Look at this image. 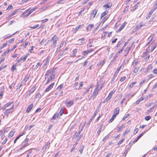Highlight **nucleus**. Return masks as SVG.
I'll return each instance as SVG.
<instances>
[{"mask_svg":"<svg viewBox=\"0 0 157 157\" xmlns=\"http://www.w3.org/2000/svg\"><path fill=\"white\" fill-rule=\"evenodd\" d=\"M55 70L54 69H51L48 70L46 74L45 75V78L47 79L48 76H52V77H54L55 76V73H54Z\"/></svg>","mask_w":157,"mask_h":157,"instance_id":"obj_1","label":"nucleus"},{"mask_svg":"<svg viewBox=\"0 0 157 157\" xmlns=\"http://www.w3.org/2000/svg\"><path fill=\"white\" fill-rule=\"evenodd\" d=\"M14 107V106L13 105L10 109H6L4 113L5 117H7L9 114L13 112Z\"/></svg>","mask_w":157,"mask_h":157,"instance_id":"obj_2","label":"nucleus"},{"mask_svg":"<svg viewBox=\"0 0 157 157\" xmlns=\"http://www.w3.org/2000/svg\"><path fill=\"white\" fill-rule=\"evenodd\" d=\"M99 91V89H98V86L96 87L92 95L91 96V98H93L94 99L96 96L98 94V92Z\"/></svg>","mask_w":157,"mask_h":157,"instance_id":"obj_3","label":"nucleus"},{"mask_svg":"<svg viewBox=\"0 0 157 157\" xmlns=\"http://www.w3.org/2000/svg\"><path fill=\"white\" fill-rule=\"evenodd\" d=\"M121 68V66L119 68H118L116 71L115 72L113 76V78L111 82H113L115 80V79L116 78L117 75L119 72V71L120 70V68Z\"/></svg>","mask_w":157,"mask_h":157,"instance_id":"obj_4","label":"nucleus"},{"mask_svg":"<svg viewBox=\"0 0 157 157\" xmlns=\"http://www.w3.org/2000/svg\"><path fill=\"white\" fill-rule=\"evenodd\" d=\"M97 10L95 9L92 12L90 15V19H93L95 17V15L97 13Z\"/></svg>","mask_w":157,"mask_h":157,"instance_id":"obj_5","label":"nucleus"},{"mask_svg":"<svg viewBox=\"0 0 157 157\" xmlns=\"http://www.w3.org/2000/svg\"><path fill=\"white\" fill-rule=\"evenodd\" d=\"M28 56V54H27L26 55H25V56L23 58L21 57L19 59H18L17 60V63H18L21 61H23V62L26 59V58H27V57Z\"/></svg>","mask_w":157,"mask_h":157,"instance_id":"obj_6","label":"nucleus"},{"mask_svg":"<svg viewBox=\"0 0 157 157\" xmlns=\"http://www.w3.org/2000/svg\"><path fill=\"white\" fill-rule=\"evenodd\" d=\"M78 44H81L86 42L85 39L84 38H82L78 39Z\"/></svg>","mask_w":157,"mask_h":157,"instance_id":"obj_7","label":"nucleus"},{"mask_svg":"<svg viewBox=\"0 0 157 157\" xmlns=\"http://www.w3.org/2000/svg\"><path fill=\"white\" fill-rule=\"evenodd\" d=\"M55 83L54 82H53L52 84H51L50 85H49L46 89L45 91L48 92L50 90H51L53 87V86L54 85Z\"/></svg>","mask_w":157,"mask_h":157,"instance_id":"obj_8","label":"nucleus"},{"mask_svg":"<svg viewBox=\"0 0 157 157\" xmlns=\"http://www.w3.org/2000/svg\"><path fill=\"white\" fill-rule=\"evenodd\" d=\"M65 104L67 107H69L73 104V101H70L69 102H65Z\"/></svg>","mask_w":157,"mask_h":157,"instance_id":"obj_9","label":"nucleus"},{"mask_svg":"<svg viewBox=\"0 0 157 157\" xmlns=\"http://www.w3.org/2000/svg\"><path fill=\"white\" fill-rule=\"evenodd\" d=\"M33 106V103H31V104L29 105L28 107L27 108L26 111L27 113H29L32 109Z\"/></svg>","mask_w":157,"mask_h":157,"instance_id":"obj_10","label":"nucleus"},{"mask_svg":"<svg viewBox=\"0 0 157 157\" xmlns=\"http://www.w3.org/2000/svg\"><path fill=\"white\" fill-rule=\"evenodd\" d=\"M13 103V101H12L10 102H8L3 107L2 109H6L7 107L10 106Z\"/></svg>","mask_w":157,"mask_h":157,"instance_id":"obj_11","label":"nucleus"},{"mask_svg":"<svg viewBox=\"0 0 157 157\" xmlns=\"http://www.w3.org/2000/svg\"><path fill=\"white\" fill-rule=\"evenodd\" d=\"M132 45V44L130 46L126 48L124 52H125V56H126L127 55V54H128V52L131 49Z\"/></svg>","mask_w":157,"mask_h":157,"instance_id":"obj_12","label":"nucleus"},{"mask_svg":"<svg viewBox=\"0 0 157 157\" xmlns=\"http://www.w3.org/2000/svg\"><path fill=\"white\" fill-rule=\"evenodd\" d=\"M105 61L104 60L103 61L99 62L98 63L97 65L100 66V69L105 63Z\"/></svg>","mask_w":157,"mask_h":157,"instance_id":"obj_13","label":"nucleus"},{"mask_svg":"<svg viewBox=\"0 0 157 157\" xmlns=\"http://www.w3.org/2000/svg\"><path fill=\"white\" fill-rule=\"evenodd\" d=\"M64 44V42H63L61 43L59 47L57 48L56 51V52H59L60 51L61 48L63 46V45Z\"/></svg>","mask_w":157,"mask_h":157,"instance_id":"obj_14","label":"nucleus"},{"mask_svg":"<svg viewBox=\"0 0 157 157\" xmlns=\"http://www.w3.org/2000/svg\"><path fill=\"white\" fill-rule=\"evenodd\" d=\"M119 109L118 108H117L115 111L114 112L113 115H115V116L116 117L119 114Z\"/></svg>","mask_w":157,"mask_h":157,"instance_id":"obj_15","label":"nucleus"},{"mask_svg":"<svg viewBox=\"0 0 157 157\" xmlns=\"http://www.w3.org/2000/svg\"><path fill=\"white\" fill-rule=\"evenodd\" d=\"M57 40H58L57 38H56L54 39V40L53 42V43L52 44V45H51L52 47L53 48L55 47L56 46V42H57Z\"/></svg>","mask_w":157,"mask_h":157,"instance_id":"obj_16","label":"nucleus"},{"mask_svg":"<svg viewBox=\"0 0 157 157\" xmlns=\"http://www.w3.org/2000/svg\"><path fill=\"white\" fill-rule=\"evenodd\" d=\"M85 124H86V123L85 122L84 124L82 126L81 128L79 130L77 134L76 135V137L77 136H79V135L80 134L81 132L82 131V129H83V128H84V126H85Z\"/></svg>","mask_w":157,"mask_h":157,"instance_id":"obj_17","label":"nucleus"},{"mask_svg":"<svg viewBox=\"0 0 157 157\" xmlns=\"http://www.w3.org/2000/svg\"><path fill=\"white\" fill-rule=\"evenodd\" d=\"M36 8H33L31 10H30L29 12L27 13V14L25 15V17H28L30 14H31L33 11L35 10Z\"/></svg>","mask_w":157,"mask_h":157,"instance_id":"obj_18","label":"nucleus"},{"mask_svg":"<svg viewBox=\"0 0 157 157\" xmlns=\"http://www.w3.org/2000/svg\"><path fill=\"white\" fill-rule=\"evenodd\" d=\"M93 50V49L88 50L87 51H85L83 52V55L84 56L87 55L89 53L91 52Z\"/></svg>","mask_w":157,"mask_h":157,"instance_id":"obj_19","label":"nucleus"},{"mask_svg":"<svg viewBox=\"0 0 157 157\" xmlns=\"http://www.w3.org/2000/svg\"><path fill=\"white\" fill-rule=\"evenodd\" d=\"M156 17V15L154 14L152 18L149 21V24H151V22L154 20V19Z\"/></svg>","mask_w":157,"mask_h":157,"instance_id":"obj_20","label":"nucleus"},{"mask_svg":"<svg viewBox=\"0 0 157 157\" xmlns=\"http://www.w3.org/2000/svg\"><path fill=\"white\" fill-rule=\"evenodd\" d=\"M144 25H143V22H141L139 24L137 25L136 28H137V29H141V27L144 26Z\"/></svg>","mask_w":157,"mask_h":157,"instance_id":"obj_21","label":"nucleus"},{"mask_svg":"<svg viewBox=\"0 0 157 157\" xmlns=\"http://www.w3.org/2000/svg\"><path fill=\"white\" fill-rule=\"evenodd\" d=\"M54 77H52V76H50L49 78L47 81V82L45 83V85L48 84L53 79H54Z\"/></svg>","mask_w":157,"mask_h":157,"instance_id":"obj_22","label":"nucleus"},{"mask_svg":"<svg viewBox=\"0 0 157 157\" xmlns=\"http://www.w3.org/2000/svg\"><path fill=\"white\" fill-rule=\"evenodd\" d=\"M15 132L14 131H11L9 133L8 137L9 138H11L12 137L15 133Z\"/></svg>","mask_w":157,"mask_h":157,"instance_id":"obj_23","label":"nucleus"},{"mask_svg":"<svg viewBox=\"0 0 157 157\" xmlns=\"http://www.w3.org/2000/svg\"><path fill=\"white\" fill-rule=\"evenodd\" d=\"M36 90V88L35 87H33L31 88V89L29 91V95H30L31 94H32Z\"/></svg>","mask_w":157,"mask_h":157,"instance_id":"obj_24","label":"nucleus"},{"mask_svg":"<svg viewBox=\"0 0 157 157\" xmlns=\"http://www.w3.org/2000/svg\"><path fill=\"white\" fill-rule=\"evenodd\" d=\"M50 144V142L48 143L45 145L42 148V149L44 151H45L47 147H48V146H49Z\"/></svg>","mask_w":157,"mask_h":157,"instance_id":"obj_25","label":"nucleus"},{"mask_svg":"<svg viewBox=\"0 0 157 157\" xmlns=\"http://www.w3.org/2000/svg\"><path fill=\"white\" fill-rule=\"evenodd\" d=\"M84 147V146L83 145H82L81 146H80L79 151V152L81 154L82 153Z\"/></svg>","mask_w":157,"mask_h":157,"instance_id":"obj_26","label":"nucleus"},{"mask_svg":"<svg viewBox=\"0 0 157 157\" xmlns=\"http://www.w3.org/2000/svg\"><path fill=\"white\" fill-rule=\"evenodd\" d=\"M144 98H140L136 102V104H139L140 102H141L142 101L144 100Z\"/></svg>","mask_w":157,"mask_h":157,"instance_id":"obj_27","label":"nucleus"},{"mask_svg":"<svg viewBox=\"0 0 157 157\" xmlns=\"http://www.w3.org/2000/svg\"><path fill=\"white\" fill-rule=\"evenodd\" d=\"M77 52V49H75L73 50V53L71 55V57H73L74 56V55L76 54Z\"/></svg>","mask_w":157,"mask_h":157,"instance_id":"obj_28","label":"nucleus"},{"mask_svg":"<svg viewBox=\"0 0 157 157\" xmlns=\"http://www.w3.org/2000/svg\"><path fill=\"white\" fill-rule=\"evenodd\" d=\"M17 12V11L16 10V11H14L13 12H12V13H11L10 14V16L8 17H7V18L9 19L10 17H12L13 15H15V14L16 12Z\"/></svg>","mask_w":157,"mask_h":157,"instance_id":"obj_29","label":"nucleus"},{"mask_svg":"<svg viewBox=\"0 0 157 157\" xmlns=\"http://www.w3.org/2000/svg\"><path fill=\"white\" fill-rule=\"evenodd\" d=\"M103 125H101L98 129V130L97 132V133L98 135H99L100 133L101 132V130L102 129V128Z\"/></svg>","mask_w":157,"mask_h":157,"instance_id":"obj_30","label":"nucleus"},{"mask_svg":"<svg viewBox=\"0 0 157 157\" xmlns=\"http://www.w3.org/2000/svg\"><path fill=\"white\" fill-rule=\"evenodd\" d=\"M16 64H13L11 67V71L12 72H13L14 70H16Z\"/></svg>","mask_w":157,"mask_h":157,"instance_id":"obj_31","label":"nucleus"},{"mask_svg":"<svg viewBox=\"0 0 157 157\" xmlns=\"http://www.w3.org/2000/svg\"><path fill=\"white\" fill-rule=\"evenodd\" d=\"M125 126L123 124L121 125V126H118V127H117V128H118V130L117 131L118 132H119L120 131H121V129H122Z\"/></svg>","mask_w":157,"mask_h":157,"instance_id":"obj_32","label":"nucleus"},{"mask_svg":"<svg viewBox=\"0 0 157 157\" xmlns=\"http://www.w3.org/2000/svg\"><path fill=\"white\" fill-rule=\"evenodd\" d=\"M65 50H63V51H62V52L60 53L57 56V57L58 59H60L61 57L62 56V55L63 54Z\"/></svg>","mask_w":157,"mask_h":157,"instance_id":"obj_33","label":"nucleus"},{"mask_svg":"<svg viewBox=\"0 0 157 157\" xmlns=\"http://www.w3.org/2000/svg\"><path fill=\"white\" fill-rule=\"evenodd\" d=\"M139 69V67H135L133 70V72L135 73H137Z\"/></svg>","mask_w":157,"mask_h":157,"instance_id":"obj_34","label":"nucleus"},{"mask_svg":"<svg viewBox=\"0 0 157 157\" xmlns=\"http://www.w3.org/2000/svg\"><path fill=\"white\" fill-rule=\"evenodd\" d=\"M90 88H86V91H84L83 92L82 95L83 96H84L87 92H88L90 90Z\"/></svg>","mask_w":157,"mask_h":157,"instance_id":"obj_35","label":"nucleus"},{"mask_svg":"<svg viewBox=\"0 0 157 157\" xmlns=\"http://www.w3.org/2000/svg\"><path fill=\"white\" fill-rule=\"evenodd\" d=\"M110 136V133L108 134V135L105 136L103 140V141H104L106 140Z\"/></svg>","mask_w":157,"mask_h":157,"instance_id":"obj_36","label":"nucleus"},{"mask_svg":"<svg viewBox=\"0 0 157 157\" xmlns=\"http://www.w3.org/2000/svg\"><path fill=\"white\" fill-rule=\"evenodd\" d=\"M40 63H38L36 65V66L34 68V69L35 70H37L39 67L40 66Z\"/></svg>","mask_w":157,"mask_h":157,"instance_id":"obj_37","label":"nucleus"},{"mask_svg":"<svg viewBox=\"0 0 157 157\" xmlns=\"http://www.w3.org/2000/svg\"><path fill=\"white\" fill-rule=\"evenodd\" d=\"M107 13L106 11H105L101 13V19Z\"/></svg>","mask_w":157,"mask_h":157,"instance_id":"obj_38","label":"nucleus"},{"mask_svg":"<svg viewBox=\"0 0 157 157\" xmlns=\"http://www.w3.org/2000/svg\"><path fill=\"white\" fill-rule=\"evenodd\" d=\"M94 27V25H88L87 27V29L88 30L89 29H92Z\"/></svg>","mask_w":157,"mask_h":157,"instance_id":"obj_39","label":"nucleus"},{"mask_svg":"<svg viewBox=\"0 0 157 157\" xmlns=\"http://www.w3.org/2000/svg\"><path fill=\"white\" fill-rule=\"evenodd\" d=\"M63 112H64L63 111L62 109H61L60 110V111L59 112L58 115V116H59V115L60 116H61L63 114Z\"/></svg>","mask_w":157,"mask_h":157,"instance_id":"obj_40","label":"nucleus"},{"mask_svg":"<svg viewBox=\"0 0 157 157\" xmlns=\"http://www.w3.org/2000/svg\"><path fill=\"white\" fill-rule=\"evenodd\" d=\"M78 84V82H75L74 85L73 86V88L75 89H78V88H77V85Z\"/></svg>","mask_w":157,"mask_h":157,"instance_id":"obj_41","label":"nucleus"},{"mask_svg":"<svg viewBox=\"0 0 157 157\" xmlns=\"http://www.w3.org/2000/svg\"><path fill=\"white\" fill-rule=\"evenodd\" d=\"M39 26V24H36L33 26H30L29 28L31 29H35L38 27Z\"/></svg>","mask_w":157,"mask_h":157,"instance_id":"obj_42","label":"nucleus"},{"mask_svg":"<svg viewBox=\"0 0 157 157\" xmlns=\"http://www.w3.org/2000/svg\"><path fill=\"white\" fill-rule=\"evenodd\" d=\"M109 18V17L108 16H106L105 17H104L103 19H102V21H101V22H102V23H103L105 21H106L108 19V18Z\"/></svg>","mask_w":157,"mask_h":157,"instance_id":"obj_43","label":"nucleus"},{"mask_svg":"<svg viewBox=\"0 0 157 157\" xmlns=\"http://www.w3.org/2000/svg\"><path fill=\"white\" fill-rule=\"evenodd\" d=\"M16 33H17V32L13 33L12 35L9 36H8V35H6L5 36H4V39H6L8 38V37H11L12 36L14 35Z\"/></svg>","mask_w":157,"mask_h":157,"instance_id":"obj_44","label":"nucleus"},{"mask_svg":"<svg viewBox=\"0 0 157 157\" xmlns=\"http://www.w3.org/2000/svg\"><path fill=\"white\" fill-rule=\"evenodd\" d=\"M116 117L115 116V115H113L112 117V118L110 120L109 122H112L114 120V119Z\"/></svg>","mask_w":157,"mask_h":157,"instance_id":"obj_45","label":"nucleus"},{"mask_svg":"<svg viewBox=\"0 0 157 157\" xmlns=\"http://www.w3.org/2000/svg\"><path fill=\"white\" fill-rule=\"evenodd\" d=\"M83 82H81L80 83V85L79 87L78 88V90H80L81 89L83 85Z\"/></svg>","mask_w":157,"mask_h":157,"instance_id":"obj_46","label":"nucleus"},{"mask_svg":"<svg viewBox=\"0 0 157 157\" xmlns=\"http://www.w3.org/2000/svg\"><path fill=\"white\" fill-rule=\"evenodd\" d=\"M124 139H121L118 142V145H119L121 144L124 141Z\"/></svg>","mask_w":157,"mask_h":157,"instance_id":"obj_47","label":"nucleus"},{"mask_svg":"<svg viewBox=\"0 0 157 157\" xmlns=\"http://www.w3.org/2000/svg\"><path fill=\"white\" fill-rule=\"evenodd\" d=\"M136 82H132L131 84L129 86V87L130 88H132L133 86L136 84Z\"/></svg>","mask_w":157,"mask_h":157,"instance_id":"obj_48","label":"nucleus"},{"mask_svg":"<svg viewBox=\"0 0 157 157\" xmlns=\"http://www.w3.org/2000/svg\"><path fill=\"white\" fill-rule=\"evenodd\" d=\"M58 116H59L58 115V114H57H57H55L53 115V116L52 118V119L54 120L55 119H56V118H57H57H58Z\"/></svg>","mask_w":157,"mask_h":157,"instance_id":"obj_49","label":"nucleus"},{"mask_svg":"<svg viewBox=\"0 0 157 157\" xmlns=\"http://www.w3.org/2000/svg\"><path fill=\"white\" fill-rule=\"evenodd\" d=\"M138 63V61L137 60L136 61H134L132 62V65H133L134 66H136Z\"/></svg>","mask_w":157,"mask_h":157,"instance_id":"obj_50","label":"nucleus"},{"mask_svg":"<svg viewBox=\"0 0 157 157\" xmlns=\"http://www.w3.org/2000/svg\"><path fill=\"white\" fill-rule=\"evenodd\" d=\"M156 9L154 8V7H153V8L149 12V13H150L151 14H152L153 12Z\"/></svg>","mask_w":157,"mask_h":157,"instance_id":"obj_51","label":"nucleus"},{"mask_svg":"<svg viewBox=\"0 0 157 157\" xmlns=\"http://www.w3.org/2000/svg\"><path fill=\"white\" fill-rule=\"evenodd\" d=\"M130 130L129 129H126L124 132L123 133V135L124 136H125L127 133H128L130 132Z\"/></svg>","mask_w":157,"mask_h":157,"instance_id":"obj_52","label":"nucleus"},{"mask_svg":"<svg viewBox=\"0 0 157 157\" xmlns=\"http://www.w3.org/2000/svg\"><path fill=\"white\" fill-rule=\"evenodd\" d=\"M92 120H93L92 118H91L90 119V120L87 123V125H86V126H87L88 127H89V126L90 125L91 122L92 121Z\"/></svg>","mask_w":157,"mask_h":157,"instance_id":"obj_53","label":"nucleus"},{"mask_svg":"<svg viewBox=\"0 0 157 157\" xmlns=\"http://www.w3.org/2000/svg\"><path fill=\"white\" fill-rule=\"evenodd\" d=\"M151 118V117L150 116H147L145 117V119L146 121H148Z\"/></svg>","mask_w":157,"mask_h":157,"instance_id":"obj_54","label":"nucleus"},{"mask_svg":"<svg viewBox=\"0 0 157 157\" xmlns=\"http://www.w3.org/2000/svg\"><path fill=\"white\" fill-rule=\"evenodd\" d=\"M153 7H154V8L157 9V0H156L155 1V3H154Z\"/></svg>","mask_w":157,"mask_h":157,"instance_id":"obj_55","label":"nucleus"},{"mask_svg":"<svg viewBox=\"0 0 157 157\" xmlns=\"http://www.w3.org/2000/svg\"><path fill=\"white\" fill-rule=\"evenodd\" d=\"M153 7H154V8L157 9V0H156L155 1V3H154Z\"/></svg>","mask_w":157,"mask_h":157,"instance_id":"obj_56","label":"nucleus"},{"mask_svg":"<svg viewBox=\"0 0 157 157\" xmlns=\"http://www.w3.org/2000/svg\"><path fill=\"white\" fill-rule=\"evenodd\" d=\"M7 44L6 43L4 44L2 46H1L0 47V49H1L3 48H4L7 45Z\"/></svg>","mask_w":157,"mask_h":157,"instance_id":"obj_57","label":"nucleus"},{"mask_svg":"<svg viewBox=\"0 0 157 157\" xmlns=\"http://www.w3.org/2000/svg\"><path fill=\"white\" fill-rule=\"evenodd\" d=\"M126 78V77L125 76H124L122 77L120 79V81L122 82L124 81Z\"/></svg>","mask_w":157,"mask_h":157,"instance_id":"obj_58","label":"nucleus"},{"mask_svg":"<svg viewBox=\"0 0 157 157\" xmlns=\"http://www.w3.org/2000/svg\"><path fill=\"white\" fill-rule=\"evenodd\" d=\"M22 84L21 83L20 84H18V86H17V89H19L20 88V87L22 86Z\"/></svg>","mask_w":157,"mask_h":157,"instance_id":"obj_59","label":"nucleus"},{"mask_svg":"<svg viewBox=\"0 0 157 157\" xmlns=\"http://www.w3.org/2000/svg\"><path fill=\"white\" fill-rule=\"evenodd\" d=\"M140 138V136H138L135 139V140H134L133 141V143H136V142Z\"/></svg>","mask_w":157,"mask_h":157,"instance_id":"obj_60","label":"nucleus"},{"mask_svg":"<svg viewBox=\"0 0 157 157\" xmlns=\"http://www.w3.org/2000/svg\"><path fill=\"white\" fill-rule=\"evenodd\" d=\"M63 84H61L58 86V89H59V90H60L63 87Z\"/></svg>","mask_w":157,"mask_h":157,"instance_id":"obj_61","label":"nucleus"},{"mask_svg":"<svg viewBox=\"0 0 157 157\" xmlns=\"http://www.w3.org/2000/svg\"><path fill=\"white\" fill-rule=\"evenodd\" d=\"M124 25H122L118 29V31H121L123 28L124 27Z\"/></svg>","mask_w":157,"mask_h":157,"instance_id":"obj_62","label":"nucleus"},{"mask_svg":"<svg viewBox=\"0 0 157 157\" xmlns=\"http://www.w3.org/2000/svg\"><path fill=\"white\" fill-rule=\"evenodd\" d=\"M10 50H7V51L4 52L3 53V55H4V56L6 55V54L10 52Z\"/></svg>","mask_w":157,"mask_h":157,"instance_id":"obj_63","label":"nucleus"},{"mask_svg":"<svg viewBox=\"0 0 157 157\" xmlns=\"http://www.w3.org/2000/svg\"><path fill=\"white\" fill-rule=\"evenodd\" d=\"M13 8V6L11 5H10L7 8V10H10L12 9Z\"/></svg>","mask_w":157,"mask_h":157,"instance_id":"obj_64","label":"nucleus"}]
</instances>
